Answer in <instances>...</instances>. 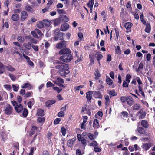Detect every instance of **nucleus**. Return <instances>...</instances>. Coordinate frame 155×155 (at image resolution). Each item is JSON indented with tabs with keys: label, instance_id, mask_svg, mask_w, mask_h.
Instances as JSON below:
<instances>
[{
	"label": "nucleus",
	"instance_id": "59",
	"mask_svg": "<svg viewBox=\"0 0 155 155\" xmlns=\"http://www.w3.org/2000/svg\"><path fill=\"white\" fill-rule=\"evenodd\" d=\"M103 115V114L102 112L99 111L96 114L95 116L96 118H98V117H97V116H98L99 117H101Z\"/></svg>",
	"mask_w": 155,
	"mask_h": 155
},
{
	"label": "nucleus",
	"instance_id": "3",
	"mask_svg": "<svg viewBox=\"0 0 155 155\" xmlns=\"http://www.w3.org/2000/svg\"><path fill=\"white\" fill-rule=\"evenodd\" d=\"M54 34L55 36L54 37L55 41H57L59 39L62 40L63 39V35L64 33L60 32V30L58 29H56L55 30Z\"/></svg>",
	"mask_w": 155,
	"mask_h": 155
},
{
	"label": "nucleus",
	"instance_id": "32",
	"mask_svg": "<svg viewBox=\"0 0 155 155\" xmlns=\"http://www.w3.org/2000/svg\"><path fill=\"white\" fill-rule=\"evenodd\" d=\"M5 66L2 62H0V74H2L5 71Z\"/></svg>",
	"mask_w": 155,
	"mask_h": 155
},
{
	"label": "nucleus",
	"instance_id": "36",
	"mask_svg": "<svg viewBox=\"0 0 155 155\" xmlns=\"http://www.w3.org/2000/svg\"><path fill=\"white\" fill-rule=\"evenodd\" d=\"M138 131L139 133L141 134H144L146 133V130L145 129L142 127H139L137 128Z\"/></svg>",
	"mask_w": 155,
	"mask_h": 155
},
{
	"label": "nucleus",
	"instance_id": "22",
	"mask_svg": "<svg viewBox=\"0 0 155 155\" xmlns=\"http://www.w3.org/2000/svg\"><path fill=\"white\" fill-rule=\"evenodd\" d=\"M19 18V15L16 13L13 14L11 16V19L13 21H16L18 20Z\"/></svg>",
	"mask_w": 155,
	"mask_h": 155
},
{
	"label": "nucleus",
	"instance_id": "16",
	"mask_svg": "<svg viewBox=\"0 0 155 155\" xmlns=\"http://www.w3.org/2000/svg\"><path fill=\"white\" fill-rule=\"evenodd\" d=\"M56 101L55 100H48L45 102L46 106L47 107L49 108L51 105L56 102Z\"/></svg>",
	"mask_w": 155,
	"mask_h": 155
},
{
	"label": "nucleus",
	"instance_id": "34",
	"mask_svg": "<svg viewBox=\"0 0 155 155\" xmlns=\"http://www.w3.org/2000/svg\"><path fill=\"white\" fill-rule=\"evenodd\" d=\"M151 30V26L149 23H147L146 25L145 31L147 33H149Z\"/></svg>",
	"mask_w": 155,
	"mask_h": 155
},
{
	"label": "nucleus",
	"instance_id": "20",
	"mask_svg": "<svg viewBox=\"0 0 155 155\" xmlns=\"http://www.w3.org/2000/svg\"><path fill=\"white\" fill-rule=\"evenodd\" d=\"M22 88H28V89L30 90L32 87V86L30 83H26L24 84L21 87Z\"/></svg>",
	"mask_w": 155,
	"mask_h": 155
},
{
	"label": "nucleus",
	"instance_id": "60",
	"mask_svg": "<svg viewBox=\"0 0 155 155\" xmlns=\"http://www.w3.org/2000/svg\"><path fill=\"white\" fill-rule=\"evenodd\" d=\"M91 146H92L94 147L97 146H98V144L97 142L95 141H94L90 143Z\"/></svg>",
	"mask_w": 155,
	"mask_h": 155
},
{
	"label": "nucleus",
	"instance_id": "2",
	"mask_svg": "<svg viewBox=\"0 0 155 155\" xmlns=\"http://www.w3.org/2000/svg\"><path fill=\"white\" fill-rule=\"evenodd\" d=\"M55 68L58 70L65 69H69L68 65L59 61L56 60L54 63Z\"/></svg>",
	"mask_w": 155,
	"mask_h": 155
},
{
	"label": "nucleus",
	"instance_id": "4",
	"mask_svg": "<svg viewBox=\"0 0 155 155\" xmlns=\"http://www.w3.org/2000/svg\"><path fill=\"white\" fill-rule=\"evenodd\" d=\"M4 111L6 115H10L12 113L13 108L11 105L8 104L5 106Z\"/></svg>",
	"mask_w": 155,
	"mask_h": 155
},
{
	"label": "nucleus",
	"instance_id": "48",
	"mask_svg": "<svg viewBox=\"0 0 155 155\" xmlns=\"http://www.w3.org/2000/svg\"><path fill=\"white\" fill-rule=\"evenodd\" d=\"M94 3V0H91L89 1V2L87 3V5L89 7H93Z\"/></svg>",
	"mask_w": 155,
	"mask_h": 155
},
{
	"label": "nucleus",
	"instance_id": "37",
	"mask_svg": "<svg viewBox=\"0 0 155 155\" xmlns=\"http://www.w3.org/2000/svg\"><path fill=\"white\" fill-rule=\"evenodd\" d=\"M106 81L107 84L108 85H111L112 84L113 81L107 76H106Z\"/></svg>",
	"mask_w": 155,
	"mask_h": 155
},
{
	"label": "nucleus",
	"instance_id": "11",
	"mask_svg": "<svg viewBox=\"0 0 155 155\" xmlns=\"http://www.w3.org/2000/svg\"><path fill=\"white\" fill-rule=\"evenodd\" d=\"M76 140V138L75 137H74L73 138L69 140L67 143V146L69 147L72 148Z\"/></svg>",
	"mask_w": 155,
	"mask_h": 155
},
{
	"label": "nucleus",
	"instance_id": "33",
	"mask_svg": "<svg viewBox=\"0 0 155 155\" xmlns=\"http://www.w3.org/2000/svg\"><path fill=\"white\" fill-rule=\"evenodd\" d=\"M7 70L11 72L15 71V69L13 67L10 65L6 66L5 67Z\"/></svg>",
	"mask_w": 155,
	"mask_h": 155
},
{
	"label": "nucleus",
	"instance_id": "7",
	"mask_svg": "<svg viewBox=\"0 0 155 155\" xmlns=\"http://www.w3.org/2000/svg\"><path fill=\"white\" fill-rule=\"evenodd\" d=\"M68 70L69 69H61L58 70L57 73L58 74L61 76H65L70 73Z\"/></svg>",
	"mask_w": 155,
	"mask_h": 155
},
{
	"label": "nucleus",
	"instance_id": "17",
	"mask_svg": "<svg viewBox=\"0 0 155 155\" xmlns=\"http://www.w3.org/2000/svg\"><path fill=\"white\" fill-rule=\"evenodd\" d=\"M59 18L62 22H66L69 20L68 17L64 15H61Z\"/></svg>",
	"mask_w": 155,
	"mask_h": 155
},
{
	"label": "nucleus",
	"instance_id": "30",
	"mask_svg": "<svg viewBox=\"0 0 155 155\" xmlns=\"http://www.w3.org/2000/svg\"><path fill=\"white\" fill-rule=\"evenodd\" d=\"M141 125L145 128H147L149 127V124L147 121L145 120H143L141 122Z\"/></svg>",
	"mask_w": 155,
	"mask_h": 155
},
{
	"label": "nucleus",
	"instance_id": "31",
	"mask_svg": "<svg viewBox=\"0 0 155 155\" xmlns=\"http://www.w3.org/2000/svg\"><path fill=\"white\" fill-rule=\"evenodd\" d=\"M89 59L90 60V63L89 64L90 65H91L94 63V60L95 59L94 55L89 54Z\"/></svg>",
	"mask_w": 155,
	"mask_h": 155
},
{
	"label": "nucleus",
	"instance_id": "47",
	"mask_svg": "<svg viewBox=\"0 0 155 155\" xmlns=\"http://www.w3.org/2000/svg\"><path fill=\"white\" fill-rule=\"evenodd\" d=\"M24 46L28 49L30 50L31 49V45L30 42H28L27 43H25Z\"/></svg>",
	"mask_w": 155,
	"mask_h": 155
},
{
	"label": "nucleus",
	"instance_id": "29",
	"mask_svg": "<svg viewBox=\"0 0 155 155\" xmlns=\"http://www.w3.org/2000/svg\"><path fill=\"white\" fill-rule=\"evenodd\" d=\"M42 21L44 27H49L51 24V22L47 20H43Z\"/></svg>",
	"mask_w": 155,
	"mask_h": 155
},
{
	"label": "nucleus",
	"instance_id": "62",
	"mask_svg": "<svg viewBox=\"0 0 155 155\" xmlns=\"http://www.w3.org/2000/svg\"><path fill=\"white\" fill-rule=\"evenodd\" d=\"M32 94L33 93L32 91L30 92H27L25 94V95L24 97L25 98L29 97H30L31 94Z\"/></svg>",
	"mask_w": 155,
	"mask_h": 155
},
{
	"label": "nucleus",
	"instance_id": "24",
	"mask_svg": "<svg viewBox=\"0 0 155 155\" xmlns=\"http://www.w3.org/2000/svg\"><path fill=\"white\" fill-rule=\"evenodd\" d=\"M14 108L17 113L21 112L23 110V106L21 104H20L17 107H15Z\"/></svg>",
	"mask_w": 155,
	"mask_h": 155
},
{
	"label": "nucleus",
	"instance_id": "53",
	"mask_svg": "<svg viewBox=\"0 0 155 155\" xmlns=\"http://www.w3.org/2000/svg\"><path fill=\"white\" fill-rule=\"evenodd\" d=\"M65 115V113L64 111H60L57 114V116L60 117H64Z\"/></svg>",
	"mask_w": 155,
	"mask_h": 155
},
{
	"label": "nucleus",
	"instance_id": "44",
	"mask_svg": "<svg viewBox=\"0 0 155 155\" xmlns=\"http://www.w3.org/2000/svg\"><path fill=\"white\" fill-rule=\"evenodd\" d=\"M140 20L141 22L144 24L146 25L147 23L146 21L144 18V15L142 13L141 14L140 16Z\"/></svg>",
	"mask_w": 155,
	"mask_h": 155
},
{
	"label": "nucleus",
	"instance_id": "28",
	"mask_svg": "<svg viewBox=\"0 0 155 155\" xmlns=\"http://www.w3.org/2000/svg\"><path fill=\"white\" fill-rule=\"evenodd\" d=\"M132 109L134 110H138L140 108V105L138 103L135 104L132 106Z\"/></svg>",
	"mask_w": 155,
	"mask_h": 155
},
{
	"label": "nucleus",
	"instance_id": "38",
	"mask_svg": "<svg viewBox=\"0 0 155 155\" xmlns=\"http://www.w3.org/2000/svg\"><path fill=\"white\" fill-rule=\"evenodd\" d=\"M120 115L122 116V117H123L124 119V118H127L128 116V114L127 112L125 111H123L120 113Z\"/></svg>",
	"mask_w": 155,
	"mask_h": 155
},
{
	"label": "nucleus",
	"instance_id": "43",
	"mask_svg": "<svg viewBox=\"0 0 155 155\" xmlns=\"http://www.w3.org/2000/svg\"><path fill=\"white\" fill-rule=\"evenodd\" d=\"M35 31L36 32L37 34H38L39 35V37L40 38H41L42 36H44V34L42 33L41 30L38 29H35Z\"/></svg>",
	"mask_w": 155,
	"mask_h": 155
},
{
	"label": "nucleus",
	"instance_id": "50",
	"mask_svg": "<svg viewBox=\"0 0 155 155\" xmlns=\"http://www.w3.org/2000/svg\"><path fill=\"white\" fill-rule=\"evenodd\" d=\"M103 58V56L101 54H98L96 56L97 60L98 61L99 64H100V60Z\"/></svg>",
	"mask_w": 155,
	"mask_h": 155
},
{
	"label": "nucleus",
	"instance_id": "5",
	"mask_svg": "<svg viewBox=\"0 0 155 155\" xmlns=\"http://www.w3.org/2000/svg\"><path fill=\"white\" fill-rule=\"evenodd\" d=\"M67 41L65 40H63L61 42L57 43L56 45V47L58 49H61L66 48L67 45Z\"/></svg>",
	"mask_w": 155,
	"mask_h": 155
},
{
	"label": "nucleus",
	"instance_id": "6",
	"mask_svg": "<svg viewBox=\"0 0 155 155\" xmlns=\"http://www.w3.org/2000/svg\"><path fill=\"white\" fill-rule=\"evenodd\" d=\"M153 145V143L148 142L143 143L141 145V148L145 151L148 150Z\"/></svg>",
	"mask_w": 155,
	"mask_h": 155
},
{
	"label": "nucleus",
	"instance_id": "12",
	"mask_svg": "<svg viewBox=\"0 0 155 155\" xmlns=\"http://www.w3.org/2000/svg\"><path fill=\"white\" fill-rule=\"evenodd\" d=\"M77 138L79 141H81V143L84 146H86V139L82 137L81 135L80 134H77Z\"/></svg>",
	"mask_w": 155,
	"mask_h": 155
},
{
	"label": "nucleus",
	"instance_id": "15",
	"mask_svg": "<svg viewBox=\"0 0 155 155\" xmlns=\"http://www.w3.org/2000/svg\"><path fill=\"white\" fill-rule=\"evenodd\" d=\"M126 102L127 104L130 106H131L134 102L133 98L129 96H127Z\"/></svg>",
	"mask_w": 155,
	"mask_h": 155
},
{
	"label": "nucleus",
	"instance_id": "27",
	"mask_svg": "<svg viewBox=\"0 0 155 155\" xmlns=\"http://www.w3.org/2000/svg\"><path fill=\"white\" fill-rule=\"evenodd\" d=\"M25 8L26 10L29 12L33 13L34 12L32 7L30 5H26L25 6Z\"/></svg>",
	"mask_w": 155,
	"mask_h": 155
},
{
	"label": "nucleus",
	"instance_id": "42",
	"mask_svg": "<svg viewBox=\"0 0 155 155\" xmlns=\"http://www.w3.org/2000/svg\"><path fill=\"white\" fill-rule=\"evenodd\" d=\"M31 34L33 36L36 38L39 39L40 38V37H39L37 35L36 32L35 31H31Z\"/></svg>",
	"mask_w": 155,
	"mask_h": 155
},
{
	"label": "nucleus",
	"instance_id": "55",
	"mask_svg": "<svg viewBox=\"0 0 155 155\" xmlns=\"http://www.w3.org/2000/svg\"><path fill=\"white\" fill-rule=\"evenodd\" d=\"M127 100V97L125 96H122L120 97V100L123 103H125L126 102Z\"/></svg>",
	"mask_w": 155,
	"mask_h": 155
},
{
	"label": "nucleus",
	"instance_id": "26",
	"mask_svg": "<svg viewBox=\"0 0 155 155\" xmlns=\"http://www.w3.org/2000/svg\"><path fill=\"white\" fill-rule=\"evenodd\" d=\"M94 74L95 76V80H98L101 77V74L98 69H95Z\"/></svg>",
	"mask_w": 155,
	"mask_h": 155
},
{
	"label": "nucleus",
	"instance_id": "41",
	"mask_svg": "<svg viewBox=\"0 0 155 155\" xmlns=\"http://www.w3.org/2000/svg\"><path fill=\"white\" fill-rule=\"evenodd\" d=\"M121 51L120 47L119 46H117L116 48L115 49V54H121Z\"/></svg>",
	"mask_w": 155,
	"mask_h": 155
},
{
	"label": "nucleus",
	"instance_id": "51",
	"mask_svg": "<svg viewBox=\"0 0 155 155\" xmlns=\"http://www.w3.org/2000/svg\"><path fill=\"white\" fill-rule=\"evenodd\" d=\"M61 132H62V135L64 136H65L66 134V129L64 127L62 126L61 127Z\"/></svg>",
	"mask_w": 155,
	"mask_h": 155
},
{
	"label": "nucleus",
	"instance_id": "8",
	"mask_svg": "<svg viewBox=\"0 0 155 155\" xmlns=\"http://www.w3.org/2000/svg\"><path fill=\"white\" fill-rule=\"evenodd\" d=\"M93 96L95 98L102 99V98L103 96L101 94L100 91H93Z\"/></svg>",
	"mask_w": 155,
	"mask_h": 155
},
{
	"label": "nucleus",
	"instance_id": "63",
	"mask_svg": "<svg viewBox=\"0 0 155 155\" xmlns=\"http://www.w3.org/2000/svg\"><path fill=\"white\" fill-rule=\"evenodd\" d=\"M53 88L54 90L56 91L58 93H59L60 91L62 90V89H59L58 87H53Z\"/></svg>",
	"mask_w": 155,
	"mask_h": 155
},
{
	"label": "nucleus",
	"instance_id": "18",
	"mask_svg": "<svg viewBox=\"0 0 155 155\" xmlns=\"http://www.w3.org/2000/svg\"><path fill=\"white\" fill-rule=\"evenodd\" d=\"M36 115L38 117H43L45 115V112L44 110L41 108L37 110Z\"/></svg>",
	"mask_w": 155,
	"mask_h": 155
},
{
	"label": "nucleus",
	"instance_id": "13",
	"mask_svg": "<svg viewBox=\"0 0 155 155\" xmlns=\"http://www.w3.org/2000/svg\"><path fill=\"white\" fill-rule=\"evenodd\" d=\"M92 94L93 92L92 91H89L86 93V98L89 103L91 102V100L92 99Z\"/></svg>",
	"mask_w": 155,
	"mask_h": 155
},
{
	"label": "nucleus",
	"instance_id": "64",
	"mask_svg": "<svg viewBox=\"0 0 155 155\" xmlns=\"http://www.w3.org/2000/svg\"><path fill=\"white\" fill-rule=\"evenodd\" d=\"M17 39L18 41L20 42H22L24 41V39L21 36H19L17 38Z\"/></svg>",
	"mask_w": 155,
	"mask_h": 155
},
{
	"label": "nucleus",
	"instance_id": "39",
	"mask_svg": "<svg viewBox=\"0 0 155 155\" xmlns=\"http://www.w3.org/2000/svg\"><path fill=\"white\" fill-rule=\"evenodd\" d=\"M133 24L130 22H128L126 23L125 24V27L127 29H129L131 28Z\"/></svg>",
	"mask_w": 155,
	"mask_h": 155
},
{
	"label": "nucleus",
	"instance_id": "54",
	"mask_svg": "<svg viewBox=\"0 0 155 155\" xmlns=\"http://www.w3.org/2000/svg\"><path fill=\"white\" fill-rule=\"evenodd\" d=\"M28 38L30 39V42L32 43L36 44L37 43V41L31 37H29Z\"/></svg>",
	"mask_w": 155,
	"mask_h": 155
},
{
	"label": "nucleus",
	"instance_id": "21",
	"mask_svg": "<svg viewBox=\"0 0 155 155\" xmlns=\"http://www.w3.org/2000/svg\"><path fill=\"white\" fill-rule=\"evenodd\" d=\"M93 127L94 129H98L100 127L98 120L95 119L94 120L93 122Z\"/></svg>",
	"mask_w": 155,
	"mask_h": 155
},
{
	"label": "nucleus",
	"instance_id": "45",
	"mask_svg": "<svg viewBox=\"0 0 155 155\" xmlns=\"http://www.w3.org/2000/svg\"><path fill=\"white\" fill-rule=\"evenodd\" d=\"M28 110L26 108H24L23 110L22 113V115L23 117H26L28 115Z\"/></svg>",
	"mask_w": 155,
	"mask_h": 155
},
{
	"label": "nucleus",
	"instance_id": "52",
	"mask_svg": "<svg viewBox=\"0 0 155 155\" xmlns=\"http://www.w3.org/2000/svg\"><path fill=\"white\" fill-rule=\"evenodd\" d=\"M37 26L39 28H41L44 27L43 26V24L42 23V21L41 22H38L37 23Z\"/></svg>",
	"mask_w": 155,
	"mask_h": 155
},
{
	"label": "nucleus",
	"instance_id": "49",
	"mask_svg": "<svg viewBox=\"0 0 155 155\" xmlns=\"http://www.w3.org/2000/svg\"><path fill=\"white\" fill-rule=\"evenodd\" d=\"M61 21L59 18L55 19L54 21V25L55 26L59 25L61 23Z\"/></svg>",
	"mask_w": 155,
	"mask_h": 155
},
{
	"label": "nucleus",
	"instance_id": "1",
	"mask_svg": "<svg viewBox=\"0 0 155 155\" xmlns=\"http://www.w3.org/2000/svg\"><path fill=\"white\" fill-rule=\"evenodd\" d=\"M59 52V54L62 55L59 58L61 61L68 63L73 58L72 55L71 54V51L69 48H65L61 50Z\"/></svg>",
	"mask_w": 155,
	"mask_h": 155
},
{
	"label": "nucleus",
	"instance_id": "9",
	"mask_svg": "<svg viewBox=\"0 0 155 155\" xmlns=\"http://www.w3.org/2000/svg\"><path fill=\"white\" fill-rule=\"evenodd\" d=\"M146 115V113L144 111L143 109H141L137 113V115L139 119L144 118Z\"/></svg>",
	"mask_w": 155,
	"mask_h": 155
},
{
	"label": "nucleus",
	"instance_id": "25",
	"mask_svg": "<svg viewBox=\"0 0 155 155\" xmlns=\"http://www.w3.org/2000/svg\"><path fill=\"white\" fill-rule=\"evenodd\" d=\"M104 97L105 100V105L106 106H108L110 104V100L109 96L108 95L105 94L104 95Z\"/></svg>",
	"mask_w": 155,
	"mask_h": 155
},
{
	"label": "nucleus",
	"instance_id": "57",
	"mask_svg": "<svg viewBox=\"0 0 155 155\" xmlns=\"http://www.w3.org/2000/svg\"><path fill=\"white\" fill-rule=\"evenodd\" d=\"M9 76L12 81H15L16 80V77L15 75L9 73Z\"/></svg>",
	"mask_w": 155,
	"mask_h": 155
},
{
	"label": "nucleus",
	"instance_id": "14",
	"mask_svg": "<svg viewBox=\"0 0 155 155\" xmlns=\"http://www.w3.org/2000/svg\"><path fill=\"white\" fill-rule=\"evenodd\" d=\"M69 25L67 23H64L62 24L60 28V30L61 31H65L69 28Z\"/></svg>",
	"mask_w": 155,
	"mask_h": 155
},
{
	"label": "nucleus",
	"instance_id": "10",
	"mask_svg": "<svg viewBox=\"0 0 155 155\" xmlns=\"http://www.w3.org/2000/svg\"><path fill=\"white\" fill-rule=\"evenodd\" d=\"M38 128L35 125L32 126L31 129L29 132V135L31 137L37 131Z\"/></svg>",
	"mask_w": 155,
	"mask_h": 155
},
{
	"label": "nucleus",
	"instance_id": "61",
	"mask_svg": "<svg viewBox=\"0 0 155 155\" xmlns=\"http://www.w3.org/2000/svg\"><path fill=\"white\" fill-rule=\"evenodd\" d=\"M53 86H54V85L50 81H48L46 83V87L47 88L52 87Z\"/></svg>",
	"mask_w": 155,
	"mask_h": 155
},
{
	"label": "nucleus",
	"instance_id": "40",
	"mask_svg": "<svg viewBox=\"0 0 155 155\" xmlns=\"http://www.w3.org/2000/svg\"><path fill=\"white\" fill-rule=\"evenodd\" d=\"M108 94L110 96H116L117 95V94L116 92L114 90H110V91L108 92Z\"/></svg>",
	"mask_w": 155,
	"mask_h": 155
},
{
	"label": "nucleus",
	"instance_id": "35",
	"mask_svg": "<svg viewBox=\"0 0 155 155\" xmlns=\"http://www.w3.org/2000/svg\"><path fill=\"white\" fill-rule=\"evenodd\" d=\"M45 118L44 117H38L37 121L39 123H43L45 122Z\"/></svg>",
	"mask_w": 155,
	"mask_h": 155
},
{
	"label": "nucleus",
	"instance_id": "58",
	"mask_svg": "<svg viewBox=\"0 0 155 155\" xmlns=\"http://www.w3.org/2000/svg\"><path fill=\"white\" fill-rule=\"evenodd\" d=\"M61 120L60 118H57L55 119L54 122V124L55 125H57L60 122Z\"/></svg>",
	"mask_w": 155,
	"mask_h": 155
},
{
	"label": "nucleus",
	"instance_id": "23",
	"mask_svg": "<svg viewBox=\"0 0 155 155\" xmlns=\"http://www.w3.org/2000/svg\"><path fill=\"white\" fill-rule=\"evenodd\" d=\"M139 92L140 93L142 96L143 99H145V95L144 94V92L143 89L142 87L140 85H139L138 86Z\"/></svg>",
	"mask_w": 155,
	"mask_h": 155
},
{
	"label": "nucleus",
	"instance_id": "19",
	"mask_svg": "<svg viewBox=\"0 0 155 155\" xmlns=\"http://www.w3.org/2000/svg\"><path fill=\"white\" fill-rule=\"evenodd\" d=\"M21 20L24 21L28 17V14L25 11L22 12L21 14Z\"/></svg>",
	"mask_w": 155,
	"mask_h": 155
},
{
	"label": "nucleus",
	"instance_id": "56",
	"mask_svg": "<svg viewBox=\"0 0 155 155\" xmlns=\"http://www.w3.org/2000/svg\"><path fill=\"white\" fill-rule=\"evenodd\" d=\"M87 136L89 139L91 140H93L94 139V135L91 134V133H89L87 134Z\"/></svg>",
	"mask_w": 155,
	"mask_h": 155
},
{
	"label": "nucleus",
	"instance_id": "46",
	"mask_svg": "<svg viewBox=\"0 0 155 155\" xmlns=\"http://www.w3.org/2000/svg\"><path fill=\"white\" fill-rule=\"evenodd\" d=\"M84 153V150L81 152V150L79 149H77L76 150V155H82Z\"/></svg>",
	"mask_w": 155,
	"mask_h": 155
}]
</instances>
